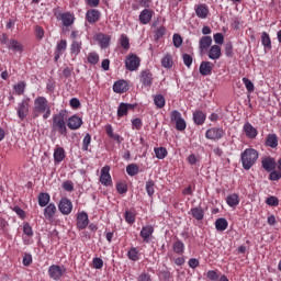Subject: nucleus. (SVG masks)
Segmentation results:
<instances>
[{"instance_id": "obj_1", "label": "nucleus", "mask_w": 281, "mask_h": 281, "mask_svg": "<svg viewBox=\"0 0 281 281\" xmlns=\"http://www.w3.org/2000/svg\"><path fill=\"white\" fill-rule=\"evenodd\" d=\"M32 115L33 117L43 115V120L49 119V115H52V105H49L47 98L37 97L34 99Z\"/></svg>"}, {"instance_id": "obj_2", "label": "nucleus", "mask_w": 281, "mask_h": 281, "mask_svg": "<svg viewBox=\"0 0 281 281\" xmlns=\"http://www.w3.org/2000/svg\"><path fill=\"white\" fill-rule=\"evenodd\" d=\"M258 150L254 148L245 149L240 155V161L244 170H251L256 162L258 161Z\"/></svg>"}, {"instance_id": "obj_3", "label": "nucleus", "mask_w": 281, "mask_h": 281, "mask_svg": "<svg viewBox=\"0 0 281 281\" xmlns=\"http://www.w3.org/2000/svg\"><path fill=\"white\" fill-rule=\"evenodd\" d=\"M52 130L57 131L60 135H67V123L65 122V112L60 111L59 113L53 116Z\"/></svg>"}, {"instance_id": "obj_4", "label": "nucleus", "mask_w": 281, "mask_h": 281, "mask_svg": "<svg viewBox=\"0 0 281 281\" xmlns=\"http://www.w3.org/2000/svg\"><path fill=\"white\" fill-rule=\"evenodd\" d=\"M15 111L18 113L19 120H25L30 115V98L23 99L18 103Z\"/></svg>"}, {"instance_id": "obj_5", "label": "nucleus", "mask_w": 281, "mask_h": 281, "mask_svg": "<svg viewBox=\"0 0 281 281\" xmlns=\"http://www.w3.org/2000/svg\"><path fill=\"white\" fill-rule=\"evenodd\" d=\"M142 65V59L136 54H130L125 58V69L127 71H137Z\"/></svg>"}, {"instance_id": "obj_6", "label": "nucleus", "mask_w": 281, "mask_h": 281, "mask_svg": "<svg viewBox=\"0 0 281 281\" xmlns=\"http://www.w3.org/2000/svg\"><path fill=\"white\" fill-rule=\"evenodd\" d=\"M225 137V130L223 127H211L205 132V138L212 142H218Z\"/></svg>"}, {"instance_id": "obj_7", "label": "nucleus", "mask_w": 281, "mask_h": 281, "mask_svg": "<svg viewBox=\"0 0 281 281\" xmlns=\"http://www.w3.org/2000/svg\"><path fill=\"white\" fill-rule=\"evenodd\" d=\"M170 120L171 122H176V128L177 131H186L188 128V124L186 123V120L181 117V112L175 110L170 113Z\"/></svg>"}, {"instance_id": "obj_8", "label": "nucleus", "mask_w": 281, "mask_h": 281, "mask_svg": "<svg viewBox=\"0 0 281 281\" xmlns=\"http://www.w3.org/2000/svg\"><path fill=\"white\" fill-rule=\"evenodd\" d=\"M139 80L143 87L150 89V87H153V80H155L153 77V71H150V69L142 70Z\"/></svg>"}, {"instance_id": "obj_9", "label": "nucleus", "mask_w": 281, "mask_h": 281, "mask_svg": "<svg viewBox=\"0 0 281 281\" xmlns=\"http://www.w3.org/2000/svg\"><path fill=\"white\" fill-rule=\"evenodd\" d=\"M65 271L64 266L53 265L48 268V276L52 278V280L58 281L60 278H63Z\"/></svg>"}, {"instance_id": "obj_10", "label": "nucleus", "mask_w": 281, "mask_h": 281, "mask_svg": "<svg viewBox=\"0 0 281 281\" xmlns=\"http://www.w3.org/2000/svg\"><path fill=\"white\" fill-rule=\"evenodd\" d=\"M102 19V13L98 9H90L86 12V21L93 25Z\"/></svg>"}, {"instance_id": "obj_11", "label": "nucleus", "mask_w": 281, "mask_h": 281, "mask_svg": "<svg viewBox=\"0 0 281 281\" xmlns=\"http://www.w3.org/2000/svg\"><path fill=\"white\" fill-rule=\"evenodd\" d=\"M153 16H155V11L151 9H144L140 11L138 15V21L142 25H148L150 21H153Z\"/></svg>"}, {"instance_id": "obj_12", "label": "nucleus", "mask_w": 281, "mask_h": 281, "mask_svg": "<svg viewBox=\"0 0 281 281\" xmlns=\"http://www.w3.org/2000/svg\"><path fill=\"white\" fill-rule=\"evenodd\" d=\"M58 210L61 212L65 216L71 214V210H74V203H71V200L64 198L60 200L58 204Z\"/></svg>"}, {"instance_id": "obj_13", "label": "nucleus", "mask_w": 281, "mask_h": 281, "mask_svg": "<svg viewBox=\"0 0 281 281\" xmlns=\"http://www.w3.org/2000/svg\"><path fill=\"white\" fill-rule=\"evenodd\" d=\"M261 166L263 170H266V172H273V171L276 172V168H277L276 158H272V157L262 158Z\"/></svg>"}, {"instance_id": "obj_14", "label": "nucleus", "mask_w": 281, "mask_h": 281, "mask_svg": "<svg viewBox=\"0 0 281 281\" xmlns=\"http://www.w3.org/2000/svg\"><path fill=\"white\" fill-rule=\"evenodd\" d=\"M94 41L99 43L101 49H106L109 45H111V35H106L104 33H98L94 36Z\"/></svg>"}, {"instance_id": "obj_15", "label": "nucleus", "mask_w": 281, "mask_h": 281, "mask_svg": "<svg viewBox=\"0 0 281 281\" xmlns=\"http://www.w3.org/2000/svg\"><path fill=\"white\" fill-rule=\"evenodd\" d=\"M65 52H67V40H60L55 48V63H58V60H60V56H63Z\"/></svg>"}, {"instance_id": "obj_16", "label": "nucleus", "mask_w": 281, "mask_h": 281, "mask_svg": "<svg viewBox=\"0 0 281 281\" xmlns=\"http://www.w3.org/2000/svg\"><path fill=\"white\" fill-rule=\"evenodd\" d=\"M88 225H89V214L82 211L77 215V227L79 229H87Z\"/></svg>"}, {"instance_id": "obj_17", "label": "nucleus", "mask_w": 281, "mask_h": 281, "mask_svg": "<svg viewBox=\"0 0 281 281\" xmlns=\"http://www.w3.org/2000/svg\"><path fill=\"white\" fill-rule=\"evenodd\" d=\"M243 130H244L246 137H248V139H256V137H258V130L256 127H254V125H251V123L246 122L244 124Z\"/></svg>"}, {"instance_id": "obj_18", "label": "nucleus", "mask_w": 281, "mask_h": 281, "mask_svg": "<svg viewBox=\"0 0 281 281\" xmlns=\"http://www.w3.org/2000/svg\"><path fill=\"white\" fill-rule=\"evenodd\" d=\"M67 126L70 131H78L82 126V119L78 115H72L68 119Z\"/></svg>"}, {"instance_id": "obj_19", "label": "nucleus", "mask_w": 281, "mask_h": 281, "mask_svg": "<svg viewBox=\"0 0 281 281\" xmlns=\"http://www.w3.org/2000/svg\"><path fill=\"white\" fill-rule=\"evenodd\" d=\"M154 232L155 227H153V225L143 226L140 231V238H143V241L150 243V237L153 236Z\"/></svg>"}, {"instance_id": "obj_20", "label": "nucleus", "mask_w": 281, "mask_h": 281, "mask_svg": "<svg viewBox=\"0 0 281 281\" xmlns=\"http://www.w3.org/2000/svg\"><path fill=\"white\" fill-rule=\"evenodd\" d=\"M212 69H214V64L212 61H202L199 71L201 76H212Z\"/></svg>"}, {"instance_id": "obj_21", "label": "nucleus", "mask_w": 281, "mask_h": 281, "mask_svg": "<svg viewBox=\"0 0 281 281\" xmlns=\"http://www.w3.org/2000/svg\"><path fill=\"white\" fill-rule=\"evenodd\" d=\"M53 157H54L55 164H63V161H65V157H67L65 148L58 147V146L55 147Z\"/></svg>"}, {"instance_id": "obj_22", "label": "nucleus", "mask_w": 281, "mask_h": 281, "mask_svg": "<svg viewBox=\"0 0 281 281\" xmlns=\"http://www.w3.org/2000/svg\"><path fill=\"white\" fill-rule=\"evenodd\" d=\"M8 49L15 54H23V44L16 40H9L7 44Z\"/></svg>"}, {"instance_id": "obj_23", "label": "nucleus", "mask_w": 281, "mask_h": 281, "mask_svg": "<svg viewBox=\"0 0 281 281\" xmlns=\"http://www.w3.org/2000/svg\"><path fill=\"white\" fill-rule=\"evenodd\" d=\"M114 93H126L128 91V82L126 80H119L113 85Z\"/></svg>"}, {"instance_id": "obj_24", "label": "nucleus", "mask_w": 281, "mask_h": 281, "mask_svg": "<svg viewBox=\"0 0 281 281\" xmlns=\"http://www.w3.org/2000/svg\"><path fill=\"white\" fill-rule=\"evenodd\" d=\"M195 14L198 19H206L207 14H210V9L207 8V4L195 5Z\"/></svg>"}, {"instance_id": "obj_25", "label": "nucleus", "mask_w": 281, "mask_h": 281, "mask_svg": "<svg viewBox=\"0 0 281 281\" xmlns=\"http://www.w3.org/2000/svg\"><path fill=\"white\" fill-rule=\"evenodd\" d=\"M206 119H207V115H205L203 111L196 110L195 112H193V122L198 126H203V124H205Z\"/></svg>"}, {"instance_id": "obj_26", "label": "nucleus", "mask_w": 281, "mask_h": 281, "mask_svg": "<svg viewBox=\"0 0 281 281\" xmlns=\"http://www.w3.org/2000/svg\"><path fill=\"white\" fill-rule=\"evenodd\" d=\"M200 52H207L212 47V36H203L199 42Z\"/></svg>"}, {"instance_id": "obj_27", "label": "nucleus", "mask_w": 281, "mask_h": 281, "mask_svg": "<svg viewBox=\"0 0 281 281\" xmlns=\"http://www.w3.org/2000/svg\"><path fill=\"white\" fill-rule=\"evenodd\" d=\"M60 20L63 22L64 27H71V24L74 21H76V18L70 12L61 13Z\"/></svg>"}, {"instance_id": "obj_28", "label": "nucleus", "mask_w": 281, "mask_h": 281, "mask_svg": "<svg viewBox=\"0 0 281 281\" xmlns=\"http://www.w3.org/2000/svg\"><path fill=\"white\" fill-rule=\"evenodd\" d=\"M261 45L263 46L265 52H271L273 46L271 45V36H269V33H261Z\"/></svg>"}, {"instance_id": "obj_29", "label": "nucleus", "mask_w": 281, "mask_h": 281, "mask_svg": "<svg viewBox=\"0 0 281 281\" xmlns=\"http://www.w3.org/2000/svg\"><path fill=\"white\" fill-rule=\"evenodd\" d=\"M207 56L211 60H218L221 58L222 53H221V46L218 45H213L209 49Z\"/></svg>"}, {"instance_id": "obj_30", "label": "nucleus", "mask_w": 281, "mask_h": 281, "mask_svg": "<svg viewBox=\"0 0 281 281\" xmlns=\"http://www.w3.org/2000/svg\"><path fill=\"white\" fill-rule=\"evenodd\" d=\"M82 52V41L74 40L70 44L71 56H78Z\"/></svg>"}, {"instance_id": "obj_31", "label": "nucleus", "mask_w": 281, "mask_h": 281, "mask_svg": "<svg viewBox=\"0 0 281 281\" xmlns=\"http://www.w3.org/2000/svg\"><path fill=\"white\" fill-rule=\"evenodd\" d=\"M189 214L195 218V221H203L205 217V211L201 206L193 207L189 211Z\"/></svg>"}, {"instance_id": "obj_32", "label": "nucleus", "mask_w": 281, "mask_h": 281, "mask_svg": "<svg viewBox=\"0 0 281 281\" xmlns=\"http://www.w3.org/2000/svg\"><path fill=\"white\" fill-rule=\"evenodd\" d=\"M226 203L229 207H236L240 203V198L237 193L229 194L226 198Z\"/></svg>"}, {"instance_id": "obj_33", "label": "nucleus", "mask_w": 281, "mask_h": 281, "mask_svg": "<svg viewBox=\"0 0 281 281\" xmlns=\"http://www.w3.org/2000/svg\"><path fill=\"white\" fill-rule=\"evenodd\" d=\"M56 214V204L55 203H49L45 209H44V216L45 218H54V215Z\"/></svg>"}, {"instance_id": "obj_34", "label": "nucleus", "mask_w": 281, "mask_h": 281, "mask_svg": "<svg viewBox=\"0 0 281 281\" xmlns=\"http://www.w3.org/2000/svg\"><path fill=\"white\" fill-rule=\"evenodd\" d=\"M49 199V193L41 192L37 196L40 207H47Z\"/></svg>"}, {"instance_id": "obj_35", "label": "nucleus", "mask_w": 281, "mask_h": 281, "mask_svg": "<svg viewBox=\"0 0 281 281\" xmlns=\"http://www.w3.org/2000/svg\"><path fill=\"white\" fill-rule=\"evenodd\" d=\"M105 133L110 139H114V142H117L120 144L121 137L119 134L113 133V125L112 124H106L105 125Z\"/></svg>"}, {"instance_id": "obj_36", "label": "nucleus", "mask_w": 281, "mask_h": 281, "mask_svg": "<svg viewBox=\"0 0 281 281\" xmlns=\"http://www.w3.org/2000/svg\"><path fill=\"white\" fill-rule=\"evenodd\" d=\"M172 65H175V61L172 60V55L166 54L161 58V67H164L165 69H172Z\"/></svg>"}, {"instance_id": "obj_37", "label": "nucleus", "mask_w": 281, "mask_h": 281, "mask_svg": "<svg viewBox=\"0 0 281 281\" xmlns=\"http://www.w3.org/2000/svg\"><path fill=\"white\" fill-rule=\"evenodd\" d=\"M228 225H229V223H227V220L225 217H220L215 222V229L217 232H225V229H227Z\"/></svg>"}, {"instance_id": "obj_38", "label": "nucleus", "mask_w": 281, "mask_h": 281, "mask_svg": "<svg viewBox=\"0 0 281 281\" xmlns=\"http://www.w3.org/2000/svg\"><path fill=\"white\" fill-rule=\"evenodd\" d=\"M120 45L125 52H128L131 49V40L128 38V35L122 34L120 36Z\"/></svg>"}, {"instance_id": "obj_39", "label": "nucleus", "mask_w": 281, "mask_h": 281, "mask_svg": "<svg viewBox=\"0 0 281 281\" xmlns=\"http://www.w3.org/2000/svg\"><path fill=\"white\" fill-rule=\"evenodd\" d=\"M266 146L278 148V136L276 134H269L267 136Z\"/></svg>"}, {"instance_id": "obj_40", "label": "nucleus", "mask_w": 281, "mask_h": 281, "mask_svg": "<svg viewBox=\"0 0 281 281\" xmlns=\"http://www.w3.org/2000/svg\"><path fill=\"white\" fill-rule=\"evenodd\" d=\"M154 104L157 109H164L166 106V98L162 94H156L154 97Z\"/></svg>"}, {"instance_id": "obj_41", "label": "nucleus", "mask_w": 281, "mask_h": 281, "mask_svg": "<svg viewBox=\"0 0 281 281\" xmlns=\"http://www.w3.org/2000/svg\"><path fill=\"white\" fill-rule=\"evenodd\" d=\"M172 250L175 251V254L182 255L183 251H186V245L183 244V241L178 239L173 243Z\"/></svg>"}, {"instance_id": "obj_42", "label": "nucleus", "mask_w": 281, "mask_h": 281, "mask_svg": "<svg viewBox=\"0 0 281 281\" xmlns=\"http://www.w3.org/2000/svg\"><path fill=\"white\" fill-rule=\"evenodd\" d=\"M127 258L133 262H137V260H139V250H137L136 247L130 248L127 251Z\"/></svg>"}, {"instance_id": "obj_43", "label": "nucleus", "mask_w": 281, "mask_h": 281, "mask_svg": "<svg viewBox=\"0 0 281 281\" xmlns=\"http://www.w3.org/2000/svg\"><path fill=\"white\" fill-rule=\"evenodd\" d=\"M154 153L157 159H166L168 157V149L166 147H155Z\"/></svg>"}, {"instance_id": "obj_44", "label": "nucleus", "mask_w": 281, "mask_h": 281, "mask_svg": "<svg viewBox=\"0 0 281 281\" xmlns=\"http://www.w3.org/2000/svg\"><path fill=\"white\" fill-rule=\"evenodd\" d=\"M25 87H27V83H25V81H20L14 85L13 89L15 91V94L23 95L25 93Z\"/></svg>"}, {"instance_id": "obj_45", "label": "nucleus", "mask_w": 281, "mask_h": 281, "mask_svg": "<svg viewBox=\"0 0 281 281\" xmlns=\"http://www.w3.org/2000/svg\"><path fill=\"white\" fill-rule=\"evenodd\" d=\"M87 60L90 65H98V63H100V55L95 52H91L88 54Z\"/></svg>"}, {"instance_id": "obj_46", "label": "nucleus", "mask_w": 281, "mask_h": 281, "mask_svg": "<svg viewBox=\"0 0 281 281\" xmlns=\"http://www.w3.org/2000/svg\"><path fill=\"white\" fill-rule=\"evenodd\" d=\"M124 115H128V105L126 103H120L117 108V117H124Z\"/></svg>"}, {"instance_id": "obj_47", "label": "nucleus", "mask_w": 281, "mask_h": 281, "mask_svg": "<svg viewBox=\"0 0 281 281\" xmlns=\"http://www.w3.org/2000/svg\"><path fill=\"white\" fill-rule=\"evenodd\" d=\"M126 172L130 177H135V175L139 173V167L135 164H131L126 167Z\"/></svg>"}, {"instance_id": "obj_48", "label": "nucleus", "mask_w": 281, "mask_h": 281, "mask_svg": "<svg viewBox=\"0 0 281 281\" xmlns=\"http://www.w3.org/2000/svg\"><path fill=\"white\" fill-rule=\"evenodd\" d=\"M241 81L244 82L248 93H254V91L256 89L255 86H254V82L249 78H247V77H244L241 79Z\"/></svg>"}, {"instance_id": "obj_49", "label": "nucleus", "mask_w": 281, "mask_h": 281, "mask_svg": "<svg viewBox=\"0 0 281 281\" xmlns=\"http://www.w3.org/2000/svg\"><path fill=\"white\" fill-rule=\"evenodd\" d=\"M91 145V134H86V136L82 139V147L81 150L87 151L89 150V146Z\"/></svg>"}, {"instance_id": "obj_50", "label": "nucleus", "mask_w": 281, "mask_h": 281, "mask_svg": "<svg viewBox=\"0 0 281 281\" xmlns=\"http://www.w3.org/2000/svg\"><path fill=\"white\" fill-rule=\"evenodd\" d=\"M116 191L119 194H126V192H128V184H126V182H117Z\"/></svg>"}, {"instance_id": "obj_51", "label": "nucleus", "mask_w": 281, "mask_h": 281, "mask_svg": "<svg viewBox=\"0 0 281 281\" xmlns=\"http://www.w3.org/2000/svg\"><path fill=\"white\" fill-rule=\"evenodd\" d=\"M146 192L148 196H153V194H155V181L149 180L146 182Z\"/></svg>"}, {"instance_id": "obj_52", "label": "nucleus", "mask_w": 281, "mask_h": 281, "mask_svg": "<svg viewBox=\"0 0 281 281\" xmlns=\"http://www.w3.org/2000/svg\"><path fill=\"white\" fill-rule=\"evenodd\" d=\"M266 203L267 205H270V207H278V205L280 204V201L278 200L277 196L271 195L267 198Z\"/></svg>"}, {"instance_id": "obj_53", "label": "nucleus", "mask_w": 281, "mask_h": 281, "mask_svg": "<svg viewBox=\"0 0 281 281\" xmlns=\"http://www.w3.org/2000/svg\"><path fill=\"white\" fill-rule=\"evenodd\" d=\"M124 218L126 223L133 225V223H135V213L131 211H125Z\"/></svg>"}, {"instance_id": "obj_54", "label": "nucleus", "mask_w": 281, "mask_h": 281, "mask_svg": "<svg viewBox=\"0 0 281 281\" xmlns=\"http://www.w3.org/2000/svg\"><path fill=\"white\" fill-rule=\"evenodd\" d=\"M23 234H25V236H29V238H32V236H34V231L32 229L30 223H24Z\"/></svg>"}, {"instance_id": "obj_55", "label": "nucleus", "mask_w": 281, "mask_h": 281, "mask_svg": "<svg viewBox=\"0 0 281 281\" xmlns=\"http://www.w3.org/2000/svg\"><path fill=\"white\" fill-rule=\"evenodd\" d=\"M225 55L227 58H232L234 56V46L232 43L225 44Z\"/></svg>"}, {"instance_id": "obj_56", "label": "nucleus", "mask_w": 281, "mask_h": 281, "mask_svg": "<svg viewBox=\"0 0 281 281\" xmlns=\"http://www.w3.org/2000/svg\"><path fill=\"white\" fill-rule=\"evenodd\" d=\"M182 60H183V64L186 65V67H188V68L192 67V55L183 54Z\"/></svg>"}, {"instance_id": "obj_57", "label": "nucleus", "mask_w": 281, "mask_h": 281, "mask_svg": "<svg viewBox=\"0 0 281 281\" xmlns=\"http://www.w3.org/2000/svg\"><path fill=\"white\" fill-rule=\"evenodd\" d=\"M213 40L217 45H223L225 42V37L223 36V33H215L213 35Z\"/></svg>"}, {"instance_id": "obj_58", "label": "nucleus", "mask_w": 281, "mask_h": 281, "mask_svg": "<svg viewBox=\"0 0 281 281\" xmlns=\"http://www.w3.org/2000/svg\"><path fill=\"white\" fill-rule=\"evenodd\" d=\"M92 265L94 269H102V267H104V261L102 258L95 257L92 261Z\"/></svg>"}, {"instance_id": "obj_59", "label": "nucleus", "mask_w": 281, "mask_h": 281, "mask_svg": "<svg viewBox=\"0 0 281 281\" xmlns=\"http://www.w3.org/2000/svg\"><path fill=\"white\" fill-rule=\"evenodd\" d=\"M183 44V38L179 34H173V46L175 47H181Z\"/></svg>"}, {"instance_id": "obj_60", "label": "nucleus", "mask_w": 281, "mask_h": 281, "mask_svg": "<svg viewBox=\"0 0 281 281\" xmlns=\"http://www.w3.org/2000/svg\"><path fill=\"white\" fill-rule=\"evenodd\" d=\"M100 183L102 184V186H106V187H109V186H113V180H112V178L111 177H100Z\"/></svg>"}, {"instance_id": "obj_61", "label": "nucleus", "mask_w": 281, "mask_h": 281, "mask_svg": "<svg viewBox=\"0 0 281 281\" xmlns=\"http://www.w3.org/2000/svg\"><path fill=\"white\" fill-rule=\"evenodd\" d=\"M63 188L66 192H74V182L67 180L63 182Z\"/></svg>"}, {"instance_id": "obj_62", "label": "nucleus", "mask_w": 281, "mask_h": 281, "mask_svg": "<svg viewBox=\"0 0 281 281\" xmlns=\"http://www.w3.org/2000/svg\"><path fill=\"white\" fill-rule=\"evenodd\" d=\"M270 177H281V159L277 161V170L270 173Z\"/></svg>"}, {"instance_id": "obj_63", "label": "nucleus", "mask_w": 281, "mask_h": 281, "mask_svg": "<svg viewBox=\"0 0 281 281\" xmlns=\"http://www.w3.org/2000/svg\"><path fill=\"white\" fill-rule=\"evenodd\" d=\"M156 38H161L166 34V26L161 25L155 31Z\"/></svg>"}, {"instance_id": "obj_64", "label": "nucleus", "mask_w": 281, "mask_h": 281, "mask_svg": "<svg viewBox=\"0 0 281 281\" xmlns=\"http://www.w3.org/2000/svg\"><path fill=\"white\" fill-rule=\"evenodd\" d=\"M22 262L24 267H30V265H32V255L25 252Z\"/></svg>"}]
</instances>
